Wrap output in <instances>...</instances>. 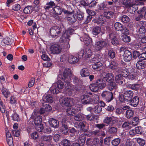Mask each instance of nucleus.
I'll list each match as a JSON object with an SVG mask.
<instances>
[{
    "label": "nucleus",
    "instance_id": "obj_60",
    "mask_svg": "<svg viewBox=\"0 0 146 146\" xmlns=\"http://www.w3.org/2000/svg\"><path fill=\"white\" fill-rule=\"evenodd\" d=\"M56 84L57 86V88L58 89H62L64 87V83L61 80H58L56 83L54 84V85H55Z\"/></svg>",
    "mask_w": 146,
    "mask_h": 146
},
{
    "label": "nucleus",
    "instance_id": "obj_22",
    "mask_svg": "<svg viewBox=\"0 0 146 146\" xmlns=\"http://www.w3.org/2000/svg\"><path fill=\"white\" fill-rule=\"evenodd\" d=\"M62 36L60 38V41L61 42L64 43L68 44L70 40L69 39L70 36L68 35L66 33H65L64 32L63 33Z\"/></svg>",
    "mask_w": 146,
    "mask_h": 146
},
{
    "label": "nucleus",
    "instance_id": "obj_1",
    "mask_svg": "<svg viewBox=\"0 0 146 146\" xmlns=\"http://www.w3.org/2000/svg\"><path fill=\"white\" fill-rule=\"evenodd\" d=\"M71 74L70 70L69 68H66L64 69L62 74H60L59 76V77L66 83L65 86L66 89H70L72 87V84L70 83L72 82Z\"/></svg>",
    "mask_w": 146,
    "mask_h": 146
},
{
    "label": "nucleus",
    "instance_id": "obj_63",
    "mask_svg": "<svg viewBox=\"0 0 146 146\" xmlns=\"http://www.w3.org/2000/svg\"><path fill=\"white\" fill-rule=\"evenodd\" d=\"M130 88L133 90L137 91L140 88V85L139 84H134L130 85Z\"/></svg>",
    "mask_w": 146,
    "mask_h": 146
},
{
    "label": "nucleus",
    "instance_id": "obj_43",
    "mask_svg": "<svg viewBox=\"0 0 146 146\" xmlns=\"http://www.w3.org/2000/svg\"><path fill=\"white\" fill-rule=\"evenodd\" d=\"M115 52L113 49H111L108 50V58L113 59L115 58Z\"/></svg>",
    "mask_w": 146,
    "mask_h": 146
},
{
    "label": "nucleus",
    "instance_id": "obj_30",
    "mask_svg": "<svg viewBox=\"0 0 146 146\" xmlns=\"http://www.w3.org/2000/svg\"><path fill=\"white\" fill-rule=\"evenodd\" d=\"M6 135L8 144L10 146H11L13 143V138L11 133L8 131H6Z\"/></svg>",
    "mask_w": 146,
    "mask_h": 146
},
{
    "label": "nucleus",
    "instance_id": "obj_33",
    "mask_svg": "<svg viewBox=\"0 0 146 146\" xmlns=\"http://www.w3.org/2000/svg\"><path fill=\"white\" fill-rule=\"evenodd\" d=\"M79 59L73 55H70L69 56L68 59V62L71 64L75 63L79 61Z\"/></svg>",
    "mask_w": 146,
    "mask_h": 146
},
{
    "label": "nucleus",
    "instance_id": "obj_16",
    "mask_svg": "<svg viewBox=\"0 0 146 146\" xmlns=\"http://www.w3.org/2000/svg\"><path fill=\"white\" fill-rule=\"evenodd\" d=\"M128 102H129L130 105L131 106L136 107L139 104V97L137 96H135L131 99Z\"/></svg>",
    "mask_w": 146,
    "mask_h": 146
},
{
    "label": "nucleus",
    "instance_id": "obj_7",
    "mask_svg": "<svg viewBox=\"0 0 146 146\" xmlns=\"http://www.w3.org/2000/svg\"><path fill=\"white\" fill-rule=\"evenodd\" d=\"M50 48L51 53L54 54L60 53L62 50L61 46L58 43H53L50 46Z\"/></svg>",
    "mask_w": 146,
    "mask_h": 146
},
{
    "label": "nucleus",
    "instance_id": "obj_18",
    "mask_svg": "<svg viewBox=\"0 0 146 146\" xmlns=\"http://www.w3.org/2000/svg\"><path fill=\"white\" fill-rule=\"evenodd\" d=\"M49 123L50 126L52 127L57 128L59 126L58 121L53 118H50L49 120Z\"/></svg>",
    "mask_w": 146,
    "mask_h": 146
},
{
    "label": "nucleus",
    "instance_id": "obj_62",
    "mask_svg": "<svg viewBox=\"0 0 146 146\" xmlns=\"http://www.w3.org/2000/svg\"><path fill=\"white\" fill-rule=\"evenodd\" d=\"M101 56L100 55L97 54L95 55L94 57L92 59L91 61L92 62H96L98 61H100L101 60Z\"/></svg>",
    "mask_w": 146,
    "mask_h": 146
},
{
    "label": "nucleus",
    "instance_id": "obj_52",
    "mask_svg": "<svg viewBox=\"0 0 146 146\" xmlns=\"http://www.w3.org/2000/svg\"><path fill=\"white\" fill-rule=\"evenodd\" d=\"M136 141L138 143L139 145L140 146H143L145 143V140L140 138H137L135 139Z\"/></svg>",
    "mask_w": 146,
    "mask_h": 146
},
{
    "label": "nucleus",
    "instance_id": "obj_21",
    "mask_svg": "<svg viewBox=\"0 0 146 146\" xmlns=\"http://www.w3.org/2000/svg\"><path fill=\"white\" fill-rule=\"evenodd\" d=\"M35 7H33L32 6H28L25 7L23 9L24 13L25 14H29L33 11L36 12L38 11V9L35 10Z\"/></svg>",
    "mask_w": 146,
    "mask_h": 146
},
{
    "label": "nucleus",
    "instance_id": "obj_58",
    "mask_svg": "<svg viewBox=\"0 0 146 146\" xmlns=\"http://www.w3.org/2000/svg\"><path fill=\"white\" fill-rule=\"evenodd\" d=\"M129 74V72L126 68L123 69L121 71V75L123 77H127Z\"/></svg>",
    "mask_w": 146,
    "mask_h": 146
},
{
    "label": "nucleus",
    "instance_id": "obj_2",
    "mask_svg": "<svg viewBox=\"0 0 146 146\" xmlns=\"http://www.w3.org/2000/svg\"><path fill=\"white\" fill-rule=\"evenodd\" d=\"M80 99L82 104L84 105L96 104L99 101V98L97 95H94L91 97L87 94L82 95Z\"/></svg>",
    "mask_w": 146,
    "mask_h": 146
},
{
    "label": "nucleus",
    "instance_id": "obj_12",
    "mask_svg": "<svg viewBox=\"0 0 146 146\" xmlns=\"http://www.w3.org/2000/svg\"><path fill=\"white\" fill-rule=\"evenodd\" d=\"M72 101V99L68 97L65 98L64 99L60 98L59 102L61 105L62 106L70 107L72 105L71 102Z\"/></svg>",
    "mask_w": 146,
    "mask_h": 146
},
{
    "label": "nucleus",
    "instance_id": "obj_42",
    "mask_svg": "<svg viewBox=\"0 0 146 146\" xmlns=\"http://www.w3.org/2000/svg\"><path fill=\"white\" fill-rule=\"evenodd\" d=\"M131 127L130 122L128 121L124 122L122 125V128L126 130L129 129Z\"/></svg>",
    "mask_w": 146,
    "mask_h": 146
},
{
    "label": "nucleus",
    "instance_id": "obj_32",
    "mask_svg": "<svg viewBox=\"0 0 146 146\" xmlns=\"http://www.w3.org/2000/svg\"><path fill=\"white\" fill-rule=\"evenodd\" d=\"M76 19H78L80 23H81L84 20V13L81 11L79 10L76 13Z\"/></svg>",
    "mask_w": 146,
    "mask_h": 146
},
{
    "label": "nucleus",
    "instance_id": "obj_45",
    "mask_svg": "<svg viewBox=\"0 0 146 146\" xmlns=\"http://www.w3.org/2000/svg\"><path fill=\"white\" fill-rule=\"evenodd\" d=\"M134 113L133 110H128L126 112V116L128 119H130L132 117Z\"/></svg>",
    "mask_w": 146,
    "mask_h": 146
},
{
    "label": "nucleus",
    "instance_id": "obj_50",
    "mask_svg": "<svg viewBox=\"0 0 146 146\" xmlns=\"http://www.w3.org/2000/svg\"><path fill=\"white\" fill-rule=\"evenodd\" d=\"M134 47L136 49L140 50V51L143 50L145 49V48L146 47H143L142 44L140 43H138L135 44L134 45Z\"/></svg>",
    "mask_w": 146,
    "mask_h": 146
},
{
    "label": "nucleus",
    "instance_id": "obj_54",
    "mask_svg": "<svg viewBox=\"0 0 146 146\" xmlns=\"http://www.w3.org/2000/svg\"><path fill=\"white\" fill-rule=\"evenodd\" d=\"M123 35L122 40L125 42H128L130 41L131 38L129 36H127L129 34H123Z\"/></svg>",
    "mask_w": 146,
    "mask_h": 146
},
{
    "label": "nucleus",
    "instance_id": "obj_19",
    "mask_svg": "<svg viewBox=\"0 0 146 146\" xmlns=\"http://www.w3.org/2000/svg\"><path fill=\"white\" fill-rule=\"evenodd\" d=\"M100 140L98 138L93 139H88L87 140L86 143L91 146H96L99 143Z\"/></svg>",
    "mask_w": 146,
    "mask_h": 146
},
{
    "label": "nucleus",
    "instance_id": "obj_51",
    "mask_svg": "<svg viewBox=\"0 0 146 146\" xmlns=\"http://www.w3.org/2000/svg\"><path fill=\"white\" fill-rule=\"evenodd\" d=\"M106 7V6L105 5V3L104 2L102 3L98 4V9L96 10V11L97 12H100L103 10Z\"/></svg>",
    "mask_w": 146,
    "mask_h": 146
},
{
    "label": "nucleus",
    "instance_id": "obj_10",
    "mask_svg": "<svg viewBox=\"0 0 146 146\" xmlns=\"http://www.w3.org/2000/svg\"><path fill=\"white\" fill-rule=\"evenodd\" d=\"M71 14H67L68 16L67 18V20L69 25L72 27H76L78 25L76 23L77 19L76 15H71Z\"/></svg>",
    "mask_w": 146,
    "mask_h": 146
},
{
    "label": "nucleus",
    "instance_id": "obj_64",
    "mask_svg": "<svg viewBox=\"0 0 146 146\" xmlns=\"http://www.w3.org/2000/svg\"><path fill=\"white\" fill-rule=\"evenodd\" d=\"M52 138V137L50 135H43L41 137V139L43 140L49 142Z\"/></svg>",
    "mask_w": 146,
    "mask_h": 146
},
{
    "label": "nucleus",
    "instance_id": "obj_4",
    "mask_svg": "<svg viewBox=\"0 0 146 146\" xmlns=\"http://www.w3.org/2000/svg\"><path fill=\"white\" fill-rule=\"evenodd\" d=\"M133 92L131 90H125L123 94L120 96L119 98V100L123 103L128 102L133 98Z\"/></svg>",
    "mask_w": 146,
    "mask_h": 146
},
{
    "label": "nucleus",
    "instance_id": "obj_11",
    "mask_svg": "<svg viewBox=\"0 0 146 146\" xmlns=\"http://www.w3.org/2000/svg\"><path fill=\"white\" fill-rule=\"evenodd\" d=\"M81 41L83 42L84 44L86 46L92 44V40L88 35L86 34H84L81 37H80Z\"/></svg>",
    "mask_w": 146,
    "mask_h": 146
},
{
    "label": "nucleus",
    "instance_id": "obj_49",
    "mask_svg": "<svg viewBox=\"0 0 146 146\" xmlns=\"http://www.w3.org/2000/svg\"><path fill=\"white\" fill-rule=\"evenodd\" d=\"M85 57L86 58H90L92 55V51L89 48H86L84 50Z\"/></svg>",
    "mask_w": 146,
    "mask_h": 146
},
{
    "label": "nucleus",
    "instance_id": "obj_17",
    "mask_svg": "<svg viewBox=\"0 0 146 146\" xmlns=\"http://www.w3.org/2000/svg\"><path fill=\"white\" fill-rule=\"evenodd\" d=\"M94 63L92 66L93 69L96 71H100L102 69L103 64L100 61L97 62H93Z\"/></svg>",
    "mask_w": 146,
    "mask_h": 146
},
{
    "label": "nucleus",
    "instance_id": "obj_3",
    "mask_svg": "<svg viewBox=\"0 0 146 146\" xmlns=\"http://www.w3.org/2000/svg\"><path fill=\"white\" fill-rule=\"evenodd\" d=\"M65 31V28L62 25L60 27L58 26L52 27L50 28L49 32L51 36L56 38L58 37V35L63 33Z\"/></svg>",
    "mask_w": 146,
    "mask_h": 146
},
{
    "label": "nucleus",
    "instance_id": "obj_31",
    "mask_svg": "<svg viewBox=\"0 0 146 146\" xmlns=\"http://www.w3.org/2000/svg\"><path fill=\"white\" fill-rule=\"evenodd\" d=\"M80 73L82 77H87L89 75V70L87 68H84L81 70Z\"/></svg>",
    "mask_w": 146,
    "mask_h": 146
},
{
    "label": "nucleus",
    "instance_id": "obj_13",
    "mask_svg": "<svg viewBox=\"0 0 146 146\" xmlns=\"http://www.w3.org/2000/svg\"><path fill=\"white\" fill-rule=\"evenodd\" d=\"M107 45V43L104 40H101L96 43L95 47L96 50L98 51L106 46Z\"/></svg>",
    "mask_w": 146,
    "mask_h": 146
},
{
    "label": "nucleus",
    "instance_id": "obj_27",
    "mask_svg": "<svg viewBox=\"0 0 146 146\" xmlns=\"http://www.w3.org/2000/svg\"><path fill=\"white\" fill-rule=\"evenodd\" d=\"M31 118L34 121V123L35 125L41 123L42 121L41 116L38 115L35 117L33 115H32Z\"/></svg>",
    "mask_w": 146,
    "mask_h": 146
},
{
    "label": "nucleus",
    "instance_id": "obj_57",
    "mask_svg": "<svg viewBox=\"0 0 146 146\" xmlns=\"http://www.w3.org/2000/svg\"><path fill=\"white\" fill-rule=\"evenodd\" d=\"M61 144L63 146H70L71 145L70 141L66 139L62 140Z\"/></svg>",
    "mask_w": 146,
    "mask_h": 146
},
{
    "label": "nucleus",
    "instance_id": "obj_46",
    "mask_svg": "<svg viewBox=\"0 0 146 146\" xmlns=\"http://www.w3.org/2000/svg\"><path fill=\"white\" fill-rule=\"evenodd\" d=\"M77 112L76 108L71 109H69L67 110L66 112L67 115L69 116H71L74 115Z\"/></svg>",
    "mask_w": 146,
    "mask_h": 146
},
{
    "label": "nucleus",
    "instance_id": "obj_47",
    "mask_svg": "<svg viewBox=\"0 0 146 146\" xmlns=\"http://www.w3.org/2000/svg\"><path fill=\"white\" fill-rule=\"evenodd\" d=\"M73 27L74 28L73 29H72L71 28H70L66 30L65 29V31L64 32V33H66V34H67L68 35H69V36L70 37V35L73 34L74 31L76 29V27H75H75Z\"/></svg>",
    "mask_w": 146,
    "mask_h": 146
},
{
    "label": "nucleus",
    "instance_id": "obj_28",
    "mask_svg": "<svg viewBox=\"0 0 146 146\" xmlns=\"http://www.w3.org/2000/svg\"><path fill=\"white\" fill-rule=\"evenodd\" d=\"M103 74H104L105 76L104 77V78L108 82H112L113 80V75L111 73H108L107 74L104 73Z\"/></svg>",
    "mask_w": 146,
    "mask_h": 146
},
{
    "label": "nucleus",
    "instance_id": "obj_6",
    "mask_svg": "<svg viewBox=\"0 0 146 146\" xmlns=\"http://www.w3.org/2000/svg\"><path fill=\"white\" fill-rule=\"evenodd\" d=\"M53 9L54 13L56 15H57L56 17H59L58 15H60L62 12H63L66 14H72L74 12V11L72 10V11H69L63 8L62 9L60 8V7L58 6H56L54 7L53 8Z\"/></svg>",
    "mask_w": 146,
    "mask_h": 146
},
{
    "label": "nucleus",
    "instance_id": "obj_38",
    "mask_svg": "<svg viewBox=\"0 0 146 146\" xmlns=\"http://www.w3.org/2000/svg\"><path fill=\"white\" fill-rule=\"evenodd\" d=\"M84 117V115L82 113H78L74 116V119L76 121H80L83 120Z\"/></svg>",
    "mask_w": 146,
    "mask_h": 146
},
{
    "label": "nucleus",
    "instance_id": "obj_5",
    "mask_svg": "<svg viewBox=\"0 0 146 146\" xmlns=\"http://www.w3.org/2000/svg\"><path fill=\"white\" fill-rule=\"evenodd\" d=\"M114 27L116 31L121 32L122 34H129L128 29L119 22H116L114 25Z\"/></svg>",
    "mask_w": 146,
    "mask_h": 146
},
{
    "label": "nucleus",
    "instance_id": "obj_36",
    "mask_svg": "<svg viewBox=\"0 0 146 146\" xmlns=\"http://www.w3.org/2000/svg\"><path fill=\"white\" fill-rule=\"evenodd\" d=\"M86 122L85 121H83L80 122L78 125V128L81 131H87V129H85Z\"/></svg>",
    "mask_w": 146,
    "mask_h": 146
},
{
    "label": "nucleus",
    "instance_id": "obj_24",
    "mask_svg": "<svg viewBox=\"0 0 146 146\" xmlns=\"http://www.w3.org/2000/svg\"><path fill=\"white\" fill-rule=\"evenodd\" d=\"M128 11L131 13H133L138 9L137 5L135 4L132 3L129 7H127Z\"/></svg>",
    "mask_w": 146,
    "mask_h": 146
},
{
    "label": "nucleus",
    "instance_id": "obj_20",
    "mask_svg": "<svg viewBox=\"0 0 146 146\" xmlns=\"http://www.w3.org/2000/svg\"><path fill=\"white\" fill-rule=\"evenodd\" d=\"M114 35L113 33H111L109 34V37L111 39V42L114 46L119 45L120 43L119 40H118L116 37L115 36L112 38V36Z\"/></svg>",
    "mask_w": 146,
    "mask_h": 146
},
{
    "label": "nucleus",
    "instance_id": "obj_55",
    "mask_svg": "<svg viewBox=\"0 0 146 146\" xmlns=\"http://www.w3.org/2000/svg\"><path fill=\"white\" fill-rule=\"evenodd\" d=\"M117 131V128L114 127H109L108 128V131L109 133L112 135H114L116 133Z\"/></svg>",
    "mask_w": 146,
    "mask_h": 146
},
{
    "label": "nucleus",
    "instance_id": "obj_35",
    "mask_svg": "<svg viewBox=\"0 0 146 146\" xmlns=\"http://www.w3.org/2000/svg\"><path fill=\"white\" fill-rule=\"evenodd\" d=\"M99 88L98 86V85L96 82L90 84V90L93 92H98Z\"/></svg>",
    "mask_w": 146,
    "mask_h": 146
},
{
    "label": "nucleus",
    "instance_id": "obj_8",
    "mask_svg": "<svg viewBox=\"0 0 146 146\" xmlns=\"http://www.w3.org/2000/svg\"><path fill=\"white\" fill-rule=\"evenodd\" d=\"M101 96L104 100L108 102H110L113 99L112 93L107 91H104L102 94Z\"/></svg>",
    "mask_w": 146,
    "mask_h": 146
},
{
    "label": "nucleus",
    "instance_id": "obj_44",
    "mask_svg": "<svg viewBox=\"0 0 146 146\" xmlns=\"http://www.w3.org/2000/svg\"><path fill=\"white\" fill-rule=\"evenodd\" d=\"M55 6V4L54 2L50 1V2L46 3V5L44 7L46 10H48Z\"/></svg>",
    "mask_w": 146,
    "mask_h": 146
},
{
    "label": "nucleus",
    "instance_id": "obj_39",
    "mask_svg": "<svg viewBox=\"0 0 146 146\" xmlns=\"http://www.w3.org/2000/svg\"><path fill=\"white\" fill-rule=\"evenodd\" d=\"M101 31V28L99 26H96L93 28L92 33L95 35H98Z\"/></svg>",
    "mask_w": 146,
    "mask_h": 146
},
{
    "label": "nucleus",
    "instance_id": "obj_26",
    "mask_svg": "<svg viewBox=\"0 0 146 146\" xmlns=\"http://www.w3.org/2000/svg\"><path fill=\"white\" fill-rule=\"evenodd\" d=\"M96 82L100 89L105 88L106 85V81L102 79H99L97 80Z\"/></svg>",
    "mask_w": 146,
    "mask_h": 146
},
{
    "label": "nucleus",
    "instance_id": "obj_40",
    "mask_svg": "<svg viewBox=\"0 0 146 146\" xmlns=\"http://www.w3.org/2000/svg\"><path fill=\"white\" fill-rule=\"evenodd\" d=\"M43 99L44 101L48 103H51L53 101L52 97L50 94L46 95Z\"/></svg>",
    "mask_w": 146,
    "mask_h": 146
},
{
    "label": "nucleus",
    "instance_id": "obj_14",
    "mask_svg": "<svg viewBox=\"0 0 146 146\" xmlns=\"http://www.w3.org/2000/svg\"><path fill=\"white\" fill-rule=\"evenodd\" d=\"M146 10V7H143L141 9H140L137 11V13L139 15L135 18V19L136 21H139L140 20L143 18L144 16L145 17L144 13Z\"/></svg>",
    "mask_w": 146,
    "mask_h": 146
},
{
    "label": "nucleus",
    "instance_id": "obj_59",
    "mask_svg": "<svg viewBox=\"0 0 146 146\" xmlns=\"http://www.w3.org/2000/svg\"><path fill=\"white\" fill-rule=\"evenodd\" d=\"M114 13L111 11H108L107 12H104V15L105 17H106L108 19H110L112 17Z\"/></svg>",
    "mask_w": 146,
    "mask_h": 146
},
{
    "label": "nucleus",
    "instance_id": "obj_15",
    "mask_svg": "<svg viewBox=\"0 0 146 146\" xmlns=\"http://www.w3.org/2000/svg\"><path fill=\"white\" fill-rule=\"evenodd\" d=\"M123 59L125 61H129L132 58L131 52L127 50H125L123 54Z\"/></svg>",
    "mask_w": 146,
    "mask_h": 146
},
{
    "label": "nucleus",
    "instance_id": "obj_61",
    "mask_svg": "<svg viewBox=\"0 0 146 146\" xmlns=\"http://www.w3.org/2000/svg\"><path fill=\"white\" fill-rule=\"evenodd\" d=\"M27 25L29 26H31L33 25L32 27L33 30H35L36 28V24L35 22H34L33 19L30 20L27 22Z\"/></svg>",
    "mask_w": 146,
    "mask_h": 146
},
{
    "label": "nucleus",
    "instance_id": "obj_29",
    "mask_svg": "<svg viewBox=\"0 0 146 146\" xmlns=\"http://www.w3.org/2000/svg\"><path fill=\"white\" fill-rule=\"evenodd\" d=\"M86 140V137L84 133H80V136L79 138V143L82 145L83 146L85 143Z\"/></svg>",
    "mask_w": 146,
    "mask_h": 146
},
{
    "label": "nucleus",
    "instance_id": "obj_48",
    "mask_svg": "<svg viewBox=\"0 0 146 146\" xmlns=\"http://www.w3.org/2000/svg\"><path fill=\"white\" fill-rule=\"evenodd\" d=\"M39 137V136L36 131H35L29 135V138L31 139L34 140L38 139Z\"/></svg>",
    "mask_w": 146,
    "mask_h": 146
},
{
    "label": "nucleus",
    "instance_id": "obj_23",
    "mask_svg": "<svg viewBox=\"0 0 146 146\" xmlns=\"http://www.w3.org/2000/svg\"><path fill=\"white\" fill-rule=\"evenodd\" d=\"M71 79L72 80L73 83L76 86H79L82 84V81L78 77L74 75L72 76Z\"/></svg>",
    "mask_w": 146,
    "mask_h": 146
},
{
    "label": "nucleus",
    "instance_id": "obj_41",
    "mask_svg": "<svg viewBox=\"0 0 146 146\" xmlns=\"http://www.w3.org/2000/svg\"><path fill=\"white\" fill-rule=\"evenodd\" d=\"M118 66V63L117 61H113L110 63L109 65V68L111 69H116L117 68Z\"/></svg>",
    "mask_w": 146,
    "mask_h": 146
},
{
    "label": "nucleus",
    "instance_id": "obj_37",
    "mask_svg": "<svg viewBox=\"0 0 146 146\" xmlns=\"http://www.w3.org/2000/svg\"><path fill=\"white\" fill-rule=\"evenodd\" d=\"M117 87L116 84L113 81L110 82L107 86L108 89L110 91L116 89Z\"/></svg>",
    "mask_w": 146,
    "mask_h": 146
},
{
    "label": "nucleus",
    "instance_id": "obj_56",
    "mask_svg": "<svg viewBox=\"0 0 146 146\" xmlns=\"http://www.w3.org/2000/svg\"><path fill=\"white\" fill-rule=\"evenodd\" d=\"M35 127L36 130L39 132H42L43 131L44 127L41 123L35 125Z\"/></svg>",
    "mask_w": 146,
    "mask_h": 146
},
{
    "label": "nucleus",
    "instance_id": "obj_53",
    "mask_svg": "<svg viewBox=\"0 0 146 146\" xmlns=\"http://www.w3.org/2000/svg\"><path fill=\"white\" fill-rule=\"evenodd\" d=\"M121 139L119 138H115L111 142L112 145L114 146H117L120 143Z\"/></svg>",
    "mask_w": 146,
    "mask_h": 146
},
{
    "label": "nucleus",
    "instance_id": "obj_9",
    "mask_svg": "<svg viewBox=\"0 0 146 146\" xmlns=\"http://www.w3.org/2000/svg\"><path fill=\"white\" fill-rule=\"evenodd\" d=\"M146 22L145 21H142L139 24H138L137 26V33L140 35H143L145 33L146 30L145 27Z\"/></svg>",
    "mask_w": 146,
    "mask_h": 146
},
{
    "label": "nucleus",
    "instance_id": "obj_34",
    "mask_svg": "<svg viewBox=\"0 0 146 146\" xmlns=\"http://www.w3.org/2000/svg\"><path fill=\"white\" fill-rule=\"evenodd\" d=\"M123 77L120 74L117 75L115 78V81L116 83L118 84L119 85H121L123 84Z\"/></svg>",
    "mask_w": 146,
    "mask_h": 146
},
{
    "label": "nucleus",
    "instance_id": "obj_25",
    "mask_svg": "<svg viewBox=\"0 0 146 146\" xmlns=\"http://www.w3.org/2000/svg\"><path fill=\"white\" fill-rule=\"evenodd\" d=\"M146 62L143 60L138 61L136 64L137 68L139 70L143 69L145 68Z\"/></svg>",
    "mask_w": 146,
    "mask_h": 146
}]
</instances>
